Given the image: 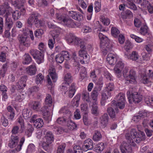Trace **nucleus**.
<instances>
[{
  "label": "nucleus",
  "instance_id": "1",
  "mask_svg": "<svg viewBox=\"0 0 153 153\" xmlns=\"http://www.w3.org/2000/svg\"><path fill=\"white\" fill-rule=\"evenodd\" d=\"M68 41L75 45L80 46L81 49L79 51V56L80 57V62L81 64L88 63L89 61L90 56L87 53L86 49V47L85 43L81 39L74 36L72 34H70V37L68 39Z\"/></svg>",
  "mask_w": 153,
  "mask_h": 153
},
{
  "label": "nucleus",
  "instance_id": "2",
  "mask_svg": "<svg viewBox=\"0 0 153 153\" xmlns=\"http://www.w3.org/2000/svg\"><path fill=\"white\" fill-rule=\"evenodd\" d=\"M12 12V8L9 6L8 4L4 6H0V15H4L6 19V24L7 27L5 32V35L7 37L10 35L9 31L13 25L11 19H9L8 17Z\"/></svg>",
  "mask_w": 153,
  "mask_h": 153
},
{
  "label": "nucleus",
  "instance_id": "3",
  "mask_svg": "<svg viewBox=\"0 0 153 153\" xmlns=\"http://www.w3.org/2000/svg\"><path fill=\"white\" fill-rule=\"evenodd\" d=\"M98 36L100 41V49L103 54L105 55L109 51H111L112 45L110 43L108 38L102 33H100Z\"/></svg>",
  "mask_w": 153,
  "mask_h": 153
},
{
  "label": "nucleus",
  "instance_id": "4",
  "mask_svg": "<svg viewBox=\"0 0 153 153\" xmlns=\"http://www.w3.org/2000/svg\"><path fill=\"white\" fill-rule=\"evenodd\" d=\"M25 141V138L22 137L21 139L19 144V137L16 135H12L11 136L10 140L8 143V146L10 148H15V150L17 152L20 151L22 145Z\"/></svg>",
  "mask_w": 153,
  "mask_h": 153
},
{
  "label": "nucleus",
  "instance_id": "5",
  "mask_svg": "<svg viewBox=\"0 0 153 153\" xmlns=\"http://www.w3.org/2000/svg\"><path fill=\"white\" fill-rule=\"evenodd\" d=\"M128 67H126L123 71V76L125 78L126 82L134 84L136 83L135 71L133 70H131L128 73Z\"/></svg>",
  "mask_w": 153,
  "mask_h": 153
},
{
  "label": "nucleus",
  "instance_id": "6",
  "mask_svg": "<svg viewBox=\"0 0 153 153\" xmlns=\"http://www.w3.org/2000/svg\"><path fill=\"white\" fill-rule=\"evenodd\" d=\"M114 84L113 83H109L106 84V86L102 91L101 97V103L103 102L110 97L111 96L112 92L114 89Z\"/></svg>",
  "mask_w": 153,
  "mask_h": 153
},
{
  "label": "nucleus",
  "instance_id": "7",
  "mask_svg": "<svg viewBox=\"0 0 153 153\" xmlns=\"http://www.w3.org/2000/svg\"><path fill=\"white\" fill-rule=\"evenodd\" d=\"M39 16V14L36 12L30 14L27 21V23L30 26L33 23L36 27H38L42 26L44 24L43 21L38 19Z\"/></svg>",
  "mask_w": 153,
  "mask_h": 153
},
{
  "label": "nucleus",
  "instance_id": "8",
  "mask_svg": "<svg viewBox=\"0 0 153 153\" xmlns=\"http://www.w3.org/2000/svg\"><path fill=\"white\" fill-rule=\"evenodd\" d=\"M48 72L49 74V75L47 76V77L48 86L49 88H51L52 87L53 84L50 78V77L52 79L53 82H55L57 79L58 76L56 72L55 68L53 67H50Z\"/></svg>",
  "mask_w": 153,
  "mask_h": 153
},
{
  "label": "nucleus",
  "instance_id": "9",
  "mask_svg": "<svg viewBox=\"0 0 153 153\" xmlns=\"http://www.w3.org/2000/svg\"><path fill=\"white\" fill-rule=\"evenodd\" d=\"M57 18L59 22L65 26L71 28H74L76 27V23L71 19L62 16H57Z\"/></svg>",
  "mask_w": 153,
  "mask_h": 153
},
{
  "label": "nucleus",
  "instance_id": "10",
  "mask_svg": "<svg viewBox=\"0 0 153 153\" xmlns=\"http://www.w3.org/2000/svg\"><path fill=\"white\" fill-rule=\"evenodd\" d=\"M30 53L38 64H40L44 62V55L43 52L36 49H32L30 51Z\"/></svg>",
  "mask_w": 153,
  "mask_h": 153
},
{
  "label": "nucleus",
  "instance_id": "11",
  "mask_svg": "<svg viewBox=\"0 0 153 153\" xmlns=\"http://www.w3.org/2000/svg\"><path fill=\"white\" fill-rule=\"evenodd\" d=\"M75 84L73 83L71 84L69 88L66 85H62V86L61 90L64 94H68L70 98H72L75 94L76 92Z\"/></svg>",
  "mask_w": 153,
  "mask_h": 153
},
{
  "label": "nucleus",
  "instance_id": "12",
  "mask_svg": "<svg viewBox=\"0 0 153 153\" xmlns=\"http://www.w3.org/2000/svg\"><path fill=\"white\" fill-rule=\"evenodd\" d=\"M116 100L117 101V103L116 102L114 101V103L116 104V105L117 108H119L120 109H123L125 106V94L120 93L116 96L115 98Z\"/></svg>",
  "mask_w": 153,
  "mask_h": 153
},
{
  "label": "nucleus",
  "instance_id": "13",
  "mask_svg": "<svg viewBox=\"0 0 153 153\" xmlns=\"http://www.w3.org/2000/svg\"><path fill=\"white\" fill-rule=\"evenodd\" d=\"M130 94L129 91L127 92L128 99L130 103H132V102L138 103L142 100V97L137 92H134Z\"/></svg>",
  "mask_w": 153,
  "mask_h": 153
},
{
  "label": "nucleus",
  "instance_id": "14",
  "mask_svg": "<svg viewBox=\"0 0 153 153\" xmlns=\"http://www.w3.org/2000/svg\"><path fill=\"white\" fill-rule=\"evenodd\" d=\"M124 66V63L121 60L118 61L115 65L114 71L118 78L121 76L122 71L123 69Z\"/></svg>",
  "mask_w": 153,
  "mask_h": 153
},
{
  "label": "nucleus",
  "instance_id": "15",
  "mask_svg": "<svg viewBox=\"0 0 153 153\" xmlns=\"http://www.w3.org/2000/svg\"><path fill=\"white\" fill-rule=\"evenodd\" d=\"M48 106L45 105L42 107L40 110L41 112L42 113L43 116L45 120L49 121L51 119V116L48 111Z\"/></svg>",
  "mask_w": 153,
  "mask_h": 153
},
{
  "label": "nucleus",
  "instance_id": "16",
  "mask_svg": "<svg viewBox=\"0 0 153 153\" xmlns=\"http://www.w3.org/2000/svg\"><path fill=\"white\" fill-rule=\"evenodd\" d=\"M93 148L92 140L89 138L85 140L82 145V148L85 151L92 149Z\"/></svg>",
  "mask_w": 153,
  "mask_h": 153
},
{
  "label": "nucleus",
  "instance_id": "17",
  "mask_svg": "<svg viewBox=\"0 0 153 153\" xmlns=\"http://www.w3.org/2000/svg\"><path fill=\"white\" fill-rule=\"evenodd\" d=\"M122 153H132L131 146L127 143H124L120 147Z\"/></svg>",
  "mask_w": 153,
  "mask_h": 153
},
{
  "label": "nucleus",
  "instance_id": "18",
  "mask_svg": "<svg viewBox=\"0 0 153 153\" xmlns=\"http://www.w3.org/2000/svg\"><path fill=\"white\" fill-rule=\"evenodd\" d=\"M42 132H44L45 136L44 137L45 139L46 140L47 142L49 143H51L53 141V137L51 132L48 131L46 129H43Z\"/></svg>",
  "mask_w": 153,
  "mask_h": 153
},
{
  "label": "nucleus",
  "instance_id": "19",
  "mask_svg": "<svg viewBox=\"0 0 153 153\" xmlns=\"http://www.w3.org/2000/svg\"><path fill=\"white\" fill-rule=\"evenodd\" d=\"M15 6L16 8L20 9V12L21 15L24 14L25 13V9L24 7L23 0H16L15 1Z\"/></svg>",
  "mask_w": 153,
  "mask_h": 153
},
{
  "label": "nucleus",
  "instance_id": "20",
  "mask_svg": "<svg viewBox=\"0 0 153 153\" xmlns=\"http://www.w3.org/2000/svg\"><path fill=\"white\" fill-rule=\"evenodd\" d=\"M19 41L21 44L26 47H28L30 45V38L26 36H21L20 37Z\"/></svg>",
  "mask_w": 153,
  "mask_h": 153
},
{
  "label": "nucleus",
  "instance_id": "21",
  "mask_svg": "<svg viewBox=\"0 0 153 153\" xmlns=\"http://www.w3.org/2000/svg\"><path fill=\"white\" fill-rule=\"evenodd\" d=\"M52 37L53 39H50L48 42V46L51 49H52L53 48L55 40L57 41L59 40V34L56 33L55 35H52Z\"/></svg>",
  "mask_w": 153,
  "mask_h": 153
},
{
  "label": "nucleus",
  "instance_id": "22",
  "mask_svg": "<svg viewBox=\"0 0 153 153\" xmlns=\"http://www.w3.org/2000/svg\"><path fill=\"white\" fill-rule=\"evenodd\" d=\"M29 106L32 109L36 111H39L41 107V103L39 101H33L29 104Z\"/></svg>",
  "mask_w": 153,
  "mask_h": 153
},
{
  "label": "nucleus",
  "instance_id": "23",
  "mask_svg": "<svg viewBox=\"0 0 153 153\" xmlns=\"http://www.w3.org/2000/svg\"><path fill=\"white\" fill-rule=\"evenodd\" d=\"M142 7L147 8L149 13H153V3L151 4L148 1L144 0L141 4Z\"/></svg>",
  "mask_w": 153,
  "mask_h": 153
},
{
  "label": "nucleus",
  "instance_id": "24",
  "mask_svg": "<svg viewBox=\"0 0 153 153\" xmlns=\"http://www.w3.org/2000/svg\"><path fill=\"white\" fill-rule=\"evenodd\" d=\"M106 60L110 65H113L116 63L117 58L115 55L112 53H109L108 55Z\"/></svg>",
  "mask_w": 153,
  "mask_h": 153
},
{
  "label": "nucleus",
  "instance_id": "25",
  "mask_svg": "<svg viewBox=\"0 0 153 153\" xmlns=\"http://www.w3.org/2000/svg\"><path fill=\"white\" fill-rule=\"evenodd\" d=\"M147 116V112L145 110H142L139 111L138 115L134 116L133 119L135 121H138L141 118H143Z\"/></svg>",
  "mask_w": 153,
  "mask_h": 153
},
{
  "label": "nucleus",
  "instance_id": "26",
  "mask_svg": "<svg viewBox=\"0 0 153 153\" xmlns=\"http://www.w3.org/2000/svg\"><path fill=\"white\" fill-rule=\"evenodd\" d=\"M26 71L30 75H33L35 74L36 71V68L35 64H33L27 67Z\"/></svg>",
  "mask_w": 153,
  "mask_h": 153
},
{
  "label": "nucleus",
  "instance_id": "27",
  "mask_svg": "<svg viewBox=\"0 0 153 153\" xmlns=\"http://www.w3.org/2000/svg\"><path fill=\"white\" fill-rule=\"evenodd\" d=\"M139 32L140 34L143 35L150 36L151 35L148 27L145 24L143 25V26L141 27Z\"/></svg>",
  "mask_w": 153,
  "mask_h": 153
},
{
  "label": "nucleus",
  "instance_id": "28",
  "mask_svg": "<svg viewBox=\"0 0 153 153\" xmlns=\"http://www.w3.org/2000/svg\"><path fill=\"white\" fill-rule=\"evenodd\" d=\"M7 109L8 111L7 115L8 119L11 120H13L15 115L14 110L10 105L8 106Z\"/></svg>",
  "mask_w": 153,
  "mask_h": 153
},
{
  "label": "nucleus",
  "instance_id": "29",
  "mask_svg": "<svg viewBox=\"0 0 153 153\" xmlns=\"http://www.w3.org/2000/svg\"><path fill=\"white\" fill-rule=\"evenodd\" d=\"M150 79L148 76L145 73L142 74L140 78L141 82L144 84H147L149 82H153V80Z\"/></svg>",
  "mask_w": 153,
  "mask_h": 153
},
{
  "label": "nucleus",
  "instance_id": "30",
  "mask_svg": "<svg viewBox=\"0 0 153 153\" xmlns=\"http://www.w3.org/2000/svg\"><path fill=\"white\" fill-rule=\"evenodd\" d=\"M70 16L74 19L78 21H80L83 19V16L82 14H79L75 11H70Z\"/></svg>",
  "mask_w": 153,
  "mask_h": 153
},
{
  "label": "nucleus",
  "instance_id": "31",
  "mask_svg": "<svg viewBox=\"0 0 153 153\" xmlns=\"http://www.w3.org/2000/svg\"><path fill=\"white\" fill-rule=\"evenodd\" d=\"M134 139V141L137 143H139L140 141L143 140L145 139V135L144 132H138Z\"/></svg>",
  "mask_w": 153,
  "mask_h": 153
},
{
  "label": "nucleus",
  "instance_id": "32",
  "mask_svg": "<svg viewBox=\"0 0 153 153\" xmlns=\"http://www.w3.org/2000/svg\"><path fill=\"white\" fill-rule=\"evenodd\" d=\"M91 103H92V105H91L92 113L94 115L97 116L99 114L97 102L96 101L92 102Z\"/></svg>",
  "mask_w": 153,
  "mask_h": 153
},
{
  "label": "nucleus",
  "instance_id": "33",
  "mask_svg": "<svg viewBox=\"0 0 153 153\" xmlns=\"http://www.w3.org/2000/svg\"><path fill=\"white\" fill-rule=\"evenodd\" d=\"M53 100L51 95L47 94L45 100V102L46 105L50 107L53 105Z\"/></svg>",
  "mask_w": 153,
  "mask_h": 153
},
{
  "label": "nucleus",
  "instance_id": "34",
  "mask_svg": "<svg viewBox=\"0 0 153 153\" xmlns=\"http://www.w3.org/2000/svg\"><path fill=\"white\" fill-rule=\"evenodd\" d=\"M82 152L81 147L79 145H76L74 146L73 151L68 149L67 153H82Z\"/></svg>",
  "mask_w": 153,
  "mask_h": 153
},
{
  "label": "nucleus",
  "instance_id": "35",
  "mask_svg": "<svg viewBox=\"0 0 153 153\" xmlns=\"http://www.w3.org/2000/svg\"><path fill=\"white\" fill-rule=\"evenodd\" d=\"M15 100L18 102L22 101L24 98V96L21 92H18L13 96Z\"/></svg>",
  "mask_w": 153,
  "mask_h": 153
},
{
  "label": "nucleus",
  "instance_id": "36",
  "mask_svg": "<svg viewBox=\"0 0 153 153\" xmlns=\"http://www.w3.org/2000/svg\"><path fill=\"white\" fill-rule=\"evenodd\" d=\"M82 100L84 102L89 103L90 106L91 105V99L90 97L89 94L88 92H85L82 94Z\"/></svg>",
  "mask_w": 153,
  "mask_h": 153
},
{
  "label": "nucleus",
  "instance_id": "37",
  "mask_svg": "<svg viewBox=\"0 0 153 153\" xmlns=\"http://www.w3.org/2000/svg\"><path fill=\"white\" fill-rule=\"evenodd\" d=\"M101 123L106 126L108 121V117L107 114H105L100 118Z\"/></svg>",
  "mask_w": 153,
  "mask_h": 153
},
{
  "label": "nucleus",
  "instance_id": "38",
  "mask_svg": "<svg viewBox=\"0 0 153 153\" xmlns=\"http://www.w3.org/2000/svg\"><path fill=\"white\" fill-rule=\"evenodd\" d=\"M33 124L37 128H40L42 127L44 125L43 121L42 118H38L36 120L35 122Z\"/></svg>",
  "mask_w": 153,
  "mask_h": 153
},
{
  "label": "nucleus",
  "instance_id": "39",
  "mask_svg": "<svg viewBox=\"0 0 153 153\" xmlns=\"http://www.w3.org/2000/svg\"><path fill=\"white\" fill-rule=\"evenodd\" d=\"M79 69H80V71L79 73L80 76L79 78L80 81H82L87 76L86 69L85 68L83 67H81Z\"/></svg>",
  "mask_w": 153,
  "mask_h": 153
},
{
  "label": "nucleus",
  "instance_id": "40",
  "mask_svg": "<svg viewBox=\"0 0 153 153\" xmlns=\"http://www.w3.org/2000/svg\"><path fill=\"white\" fill-rule=\"evenodd\" d=\"M126 6L134 10H136L137 7L133 3V0H126Z\"/></svg>",
  "mask_w": 153,
  "mask_h": 153
},
{
  "label": "nucleus",
  "instance_id": "41",
  "mask_svg": "<svg viewBox=\"0 0 153 153\" xmlns=\"http://www.w3.org/2000/svg\"><path fill=\"white\" fill-rule=\"evenodd\" d=\"M105 145L103 143H98L94 148L95 151L98 153H101L104 149Z\"/></svg>",
  "mask_w": 153,
  "mask_h": 153
},
{
  "label": "nucleus",
  "instance_id": "42",
  "mask_svg": "<svg viewBox=\"0 0 153 153\" xmlns=\"http://www.w3.org/2000/svg\"><path fill=\"white\" fill-rule=\"evenodd\" d=\"M64 80L65 84L69 85V83H70L72 81L71 76L70 73H67L65 74L64 76Z\"/></svg>",
  "mask_w": 153,
  "mask_h": 153
},
{
  "label": "nucleus",
  "instance_id": "43",
  "mask_svg": "<svg viewBox=\"0 0 153 153\" xmlns=\"http://www.w3.org/2000/svg\"><path fill=\"white\" fill-rule=\"evenodd\" d=\"M67 126L69 129L72 130L76 129L77 127L76 123L71 120L68 121Z\"/></svg>",
  "mask_w": 153,
  "mask_h": 153
},
{
  "label": "nucleus",
  "instance_id": "44",
  "mask_svg": "<svg viewBox=\"0 0 153 153\" xmlns=\"http://www.w3.org/2000/svg\"><path fill=\"white\" fill-rule=\"evenodd\" d=\"M33 130L34 128L32 125L30 124H28L27 128L25 131V134L28 137H30L31 136Z\"/></svg>",
  "mask_w": 153,
  "mask_h": 153
},
{
  "label": "nucleus",
  "instance_id": "45",
  "mask_svg": "<svg viewBox=\"0 0 153 153\" xmlns=\"http://www.w3.org/2000/svg\"><path fill=\"white\" fill-rule=\"evenodd\" d=\"M22 113L25 119H27L31 117L32 113V111L26 109H24Z\"/></svg>",
  "mask_w": 153,
  "mask_h": 153
},
{
  "label": "nucleus",
  "instance_id": "46",
  "mask_svg": "<svg viewBox=\"0 0 153 153\" xmlns=\"http://www.w3.org/2000/svg\"><path fill=\"white\" fill-rule=\"evenodd\" d=\"M98 90L97 88H95L91 94V97L93 100V102H97V97L98 95Z\"/></svg>",
  "mask_w": 153,
  "mask_h": 153
},
{
  "label": "nucleus",
  "instance_id": "47",
  "mask_svg": "<svg viewBox=\"0 0 153 153\" xmlns=\"http://www.w3.org/2000/svg\"><path fill=\"white\" fill-rule=\"evenodd\" d=\"M24 57V60L23 62V64L28 65L31 62L32 58L29 54L25 53Z\"/></svg>",
  "mask_w": 153,
  "mask_h": 153
},
{
  "label": "nucleus",
  "instance_id": "48",
  "mask_svg": "<svg viewBox=\"0 0 153 153\" xmlns=\"http://www.w3.org/2000/svg\"><path fill=\"white\" fill-rule=\"evenodd\" d=\"M102 137V135L100 131H95L93 136V139L94 141H98L100 140Z\"/></svg>",
  "mask_w": 153,
  "mask_h": 153
},
{
  "label": "nucleus",
  "instance_id": "49",
  "mask_svg": "<svg viewBox=\"0 0 153 153\" xmlns=\"http://www.w3.org/2000/svg\"><path fill=\"white\" fill-rule=\"evenodd\" d=\"M137 133L138 132L137 131L136 129H132L131 130L130 132L131 136L129 137V139H130L132 143L134 142V140L136 137Z\"/></svg>",
  "mask_w": 153,
  "mask_h": 153
},
{
  "label": "nucleus",
  "instance_id": "50",
  "mask_svg": "<svg viewBox=\"0 0 153 153\" xmlns=\"http://www.w3.org/2000/svg\"><path fill=\"white\" fill-rule=\"evenodd\" d=\"M44 76L41 74H39L36 75L35 79V82L37 84L42 83L44 80Z\"/></svg>",
  "mask_w": 153,
  "mask_h": 153
},
{
  "label": "nucleus",
  "instance_id": "51",
  "mask_svg": "<svg viewBox=\"0 0 153 153\" xmlns=\"http://www.w3.org/2000/svg\"><path fill=\"white\" fill-rule=\"evenodd\" d=\"M66 145L65 143H62L58 146L56 153H64Z\"/></svg>",
  "mask_w": 153,
  "mask_h": 153
},
{
  "label": "nucleus",
  "instance_id": "52",
  "mask_svg": "<svg viewBox=\"0 0 153 153\" xmlns=\"http://www.w3.org/2000/svg\"><path fill=\"white\" fill-rule=\"evenodd\" d=\"M139 56L138 53L136 51H134L130 54L129 58L132 60L136 61L138 59Z\"/></svg>",
  "mask_w": 153,
  "mask_h": 153
},
{
  "label": "nucleus",
  "instance_id": "53",
  "mask_svg": "<svg viewBox=\"0 0 153 153\" xmlns=\"http://www.w3.org/2000/svg\"><path fill=\"white\" fill-rule=\"evenodd\" d=\"M80 99V97L79 95H76L74 97L72 101V104L74 106L77 107L78 106Z\"/></svg>",
  "mask_w": 153,
  "mask_h": 153
},
{
  "label": "nucleus",
  "instance_id": "54",
  "mask_svg": "<svg viewBox=\"0 0 153 153\" xmlns=\"http://www.w3.org/2000/svg\"><path fill=\"white\" fill-rule=\"evenodd\" d=\"M12 11H13L12 10ZM11 13H12L13 18L15 20H17L19 19L21 15V13L18 10H16L13 12L12 11Z\"/></svg>",
  "mask_w": 153,
  "mask_h": 153
},
{
  "label": "nucleus",
  "instance_id": "55",
  "mask_svg": "<svg viewBox=\"0 0 153 153\" xmlns=\"http://www.w3.org/2000/svg\"><path fill=\"white\" fill-rule=\"evenodd\" d=\"M107 111L111 118H114L115 117L116 113L112 107H108L107 108Z\"/></svg>",
  "mask_w": 153,
  "mask_h": 153
},
{
  "label": "nucleus",
  "instance_id": "56",
  "mask_svg": "<svg viewBox=\"0 0 153 153\" xmlns=\"http://www.w3.org/2000/svg\"><path fill=\"white\" fill-rule=\"evenodd\" d=\"M48 27L50 28L55 29L54 30L57 32V33L58 34H59V33H60V30H61V28H60L58 27L57 29L56 25L50 22H48Z\"/></svg>",
  "mask_w": 153,
  "mask_h": 153
},
{
  "label": "nucleus",
  "instance_id": "57",
  "mask_svg": "<svg viewBox=\"0 0 153 153\" xmlns=\"http://www.w3.org/2000/svg\"><path fill=\"white\" fill-rule=\"evenodd\" d=\"M111 33L113 36L116 37L119 34L120 31L116 27H112L111 28Z\"/></svg>",
  "mask_w": 153,
  "mask_h": 153
},
{
  "label": "nucleus",
  "instance_id": "58",
  "mask_svg": "<svg viewBox=\"0 0 153 153\" xmlns=\"http://www.w3.org/2000/svg\"><path fill=\"white\" fill-rule=\"evenodd\" d=\"M35 151V146L33 144H30L27 148V151L28 153H33Z\"/></svg>",
  "mask_w": 153,
  "mask_h": 153
},
{
  "label": "nucleus",
  "instance_id": "59",
  "mask_svg": "<svg viewBox=\"0 0 153 153\" xmlns=\"http://www.w3.org/2000/svg\"><path fill=\"white\" fill-rule=\"evenodd\" d=\"M63 57L64 58V59H65L66 60H69L70 59V57L71 56L69 54L68 52L67 51H62L61 53Z\"/></svg>",
  "mask_w": 153,
  "mask_h": 153
},
{
  "label": "nucleus",
  "instance_id": "60",
  "mask_svg": "<svg viewBox=\"0 0 153 153\" xmlns=\"http://www.w3.org/2000/svg\"><path fill=\"white\" fill-rule=\"evenodd\" d=\"M1 123L4 127L7 126L8 124V120L4 116H2L1 119Z\"/></svg>",
  "mask_w": 153,
  "mask_h": 153
},
{
  "label": "nucleus",
  "instance_id": "61",
  "mask_svg": "<svg viewBox=\"0 0 153 153\" xmlns=\"http://www.w3.org/2000/svg\"><path fill=\"white\" fill-rule=\"evenodd\" d=\"M62 56L61 53L58 54L56 56L55 59L57 63H61L63 62L64 59Z\"/></svg>",
  "mask_w": 153,
  "mask_h": 153
},
{
  "label": "nucleus",
  "instance_id": "62",
  "mask_svg": "<svg viewBox=\"0 0 153 153\" xmlns=\"http://www.w3.org/2000/svg\"><path fill=\"white\" fill-rule=\"evenodd\" d=\"M134 23L135 26L137 27H140L143 26L144 24L140 20L137 18H136L134 20Z\"/></svg>",
  "mask_w": 153,
  "mask_h": 153
},
{
  "label": "nucleus",
  "instance_id": "63",
  "mask_svg": "<svg viewBox=\"0 0 153 153\" xmlns=\"http://www.w3.org/2000/svg\"><path fill=\"white\" fill-rule=\"evenodd\" d=\"M94 6L96 12H99L100 11L101 8L100 2L97 1H95L94 3Z\"/></svg>",
  "mask_w": 153,
  "mask_h": 153
},
{
  "label": "nucleus",
  "instance_id": "64",
  "mask_svg": "<svg viewBox=\"0 0 153 153\" xmlns=\"http://www.w3.org/2000/svg\"><path fill=\"white\" fill-rule=\"evenodd\" d=\"M82 30L84 33H87L91 32L92 31V29L89 26L84 25Z\"/></svg>",
  "mask_w": 153,
  "mask_h": 153
}]
</instances>
